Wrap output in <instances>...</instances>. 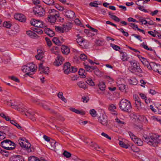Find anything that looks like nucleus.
Instances as JSON below:
<instances>
[{
	"instance_id": "f257e3e1",
	"label": "nucleus",
	"mask_w": 161,
	"mask_h": 161,
	"mask_svg": "<svg viewBox=\"0 0 161 161\" xmlns=\"http://www.w3.org/2000/svg\"><path fill=\"white\" fill-rule=\"evenodd\" d=\"M142 139L149 145L155 147L161 142V136L154 134H149L148 136L144 135Z\"/></svg>"
},
{
	"instance_id": "f03ea898",
	"label": "nucleus",
	"mask_w": 161,
	"mask_h": 161,
	"mask_svg": "<svg viewBox=\"0 0 161 161\" xmlns=\"http://www.w3.org/2000/svg\"><path fill=\"white\" fill-rule=\"evenodd\" d=\"M129 62L131 65L130 67V71L135 73L136 75L140 76H142L141 74L142 71L140 67L139 64L135 60L130 61Z\"/></svg>"
},
{
	"instance_id": "7ed1b4c3",
	"label": "nucleus",
	"mask_w": 161,
	"mask_h": 161,
	"mask_svg": "<svg viewBox=\"0 0 161 161\" xmlns=\"http://www.w3.org/2000/svg\"><path fill=\"white\" fill-rule=\"evenodd\" d=\"M49 14L47 16L48 21L51 23H54L57 19L59 17V12L54 9L49 10Z\"/></svg>"
},
{
	"instance_id": "20e7f679",
	"label": "nucleus",
	"mask_w": 161,
	"mask_h": 161,
	"mask_svg": "<svg viewBox=\"0 0 161 161\" xmlns=\"http://www.w3.org/2000/svg\"><path fill=\"white\" fill-rule=\"evenodd\" d=\"M119 108L122 111L129 112L130 111L132 106L130 102L125 99H123L120 101Z\"/></svg>"
},
{
	"instance_id": "39448f33",
	"label": "nucleus",
	"mask_w": 161,
	"mask_h": 161,
	"mask_svg": "<svg viewBox=\"0 0 161 161\" xmlns=\"http://www.w3.org/2000/svg\"><path fill=\"white\" fill-rule=\"evenodd\" d=\"M2 147L8 150H12L15 148V144L9 140H3L1 143Z\"/></svg>"
},
{
	"instance_id": "423d86ee",
	"label": "nucleus",
	"mask_w": 161,
	"mask_h": 161,
	"mask_svg": "<svg viewBox=\"0 0 161 161\" xmlns=\"http://www.w3.org/2000/svg\"><path fill=\"white\" fill-rule=\"evenodd\" d=\"M147 68L149 69H152L154 71L158 72L161 75V66L159 64H157L155 63L152 62L149 63V64L147 66Z\"/></svg>"
},
{
	"instance_id": "0eeeda50",
	"label": "nucleus",
	"mask_w": 161,
	"mask_h": 161,
	"mask_svg": "<svg viewBox=\"0 0 161 161\" xmlns=\"http://www.w3.org/2000/svg\"><path fill=\"white\" fill-rule=\"evenodd\" d=\"M18 141L20 146L22 148H25L28 152H32V150L31 148V145L28 142H23L22 139H19Z\"/></svg>"
},
{
	"instance_id": "6e6552de",
	"label": "nucleus",
	"mask_w": 161,
	"mask_h": 161,
	"mask_svg": "<svg viewBox=\"0 0 161 161\" xmlns=\"http://www.w3.org/2000/svg\"><path fill=\"white\" fill-rule=\"evenodd\" d=\"M33 12L37 16L41 17L44 15L45 10L43 8L38 6L33 9Z\"/></svg>"
},
{
	"instance_id": "1a4fd4ad",
	"label": "nucleus",
	"mask_w": 161,
	"mask_h": 161,
	"mask_svg": "<svg viewBox=\"0 0 161 161\" xmlns=\"http://www.w3.org/2000/svg\"><path fill=\"white\" fill-rule=\"evenodd\" d=\"M98 120L103 125L107 126L108 125L107 117L105 114L100 115L98 118Z\"/></svg>"
},
{
	"instance_id": "9d476101",
	"label": "nucleus",
	"mask_w": 161,
	"mask_h": 161,
	"mask_svg": "<svg viewBox=\"0 0 161 161\" xmlns=\"http://www.w3.org/2000/svg\"><path fill=\"white\" fill-rule=\"evenodd\" d=\"M43 61L42 63H40L39 65V70L41 71L40 73L42 74L44 73L45 74L48 75L49 73V68L47 67H44L43 65Z\"/></svg>"
},
{
	"instance_id": "9b49d317",
	"label": "nucleus",
	"mask_w": 161,
	"mask_h": 161,
	"mask_svg": "<svg viewBox=\"0 0 161 161\" xmlns=\"http://www.w3.org/2000/svg\"><path fill=\"white\" fill-rule=\"evenodd\" d=\"M65 15L68 18L73 19L75 17V13L71 10H66L64 11Z\"/></svg>"
},
{
	"instance_id": "f8f14e48",
	"label": "nucleus",
	"mask_w": 161,
	"mask_h": 161,
	"mask_svg": "<svg viewBox=\"0 0 161 161\" xmlns=\"http://www.w3.org/2000/svg\"><path fill=\"white\" fill-rule=\"evenodd\" d=\"M14 18L20 22H25L26 21L25 16L21 14H15Z\"/></svg>"
},
{
	"instance_id": "ddd939ff",
	"label": "nucleus",
	"mask_w": 161,
	"mask_h": 161,
	"mask_svg": "<svg viewBox=\"0 0 161 161\" xmlns=\"http://www.w3.org/2000/svg\"><path fill=\"white\" fill-rule=\"evenodd\" d=\"M71 67H70V64L69 62H67L64 64V72L65 74H68L70 72V69Z\"/></svg>"
},
{
	"instance_id": "4468645a",
	"label": "nucleus",
	"mask_w": 161,
	"mask_h": 161,
	"mask_svg": "<svg viewBox=\"0 0 161 161\" xmlns=\"http://www.w3.org/2000/svg\"><path fill=\"white\" fill-rule=\"evenodd\" d=\"M63 60L64 59L63 58L62 56L58 55L54 62V64L57 66H59L62 64Z\"/></svg>"
},
{
	"instance_id": "2eb2a0df",
	"label": "nucleus",
	"mask_w": 161,
	"mask_h": 161,
	"mask_svg": "<svg viewBox=\"0 0 161 161\" xmlns=\"http://www.w3.org/2000/svg\"><path fill=\"white\" fill-rule=\"evenodd\" d=\"M9 161H24L23 157L20 155L13 156L9 158Z\"/></svg>"
},
{
	"instance_id": "dca6fc26",
	"label": "nucleus",
	"mask_w": 161,
	"mask_h": 161,
	"mask_svg": "<svg viewBox=\"0 0 161 161\" xmlns=\"http://www.w3.org/2000/svg\"><path fill=\"white\" fill-rule=\"evenodd\" d=\"M27 114L25 113V114L26 116H29L31 119L33 121L36 120V117L35 116L36 113L34 112H30L29 111L26 112Z\"/></svg>"
},
{
	"instance_id": "f3484780",
	"label": "nucleus",
	"mask_w": 161,
	"mask_h": 161,
	"mask_svg": "<svg viewBox=\"0 0 161 161\" xmlns=\"http://www.w3.org/2000/svg\"><path fill=\"white\" fill-rule=\"evenodd\" d=\"M118 84L117 86L119 88V89L121 91L125 92V85L124 84H121L120 83V80H118L117 82Z\"/></svg>"
},
{
	"instance_id": "a211bd4d",
	"label": "nucleus",
	"mask_w": 161,
	"mask_h": 161,
	"mask_svg": "<svg viewBox=\"0 0 161 161\" xmlns=\"http://www.w3.org/2000/svg\"><path fill=\"white\" fill-rule=\"evenodd\" d=\"M44 32L46 34L50 37L53 36L55 35L54 32L49 28H46L44 29Z\"/></svg>"
},
{
	"instance_id": "6ab92c4d",
	"label": "nucleus",
	"mask_w": 161,
	"mask_h": 161,
	"mask_svg": "<svg viewBox=\"0 0 161 161\" xmlns=\"http://www.w3.org/2000/svg\"><path fill=\"white\" fill-rule=\"evenodd\" d=\"M58 144L53 139H52L51 141L50 142L48 145V147L50 149L52 150H55L56 149V144Z\"/></svg>"
},
{
	"instance_id": "aec40b11",
	"label": "nucleus",
	"mask_w": 161,
	"mask_h": 161,
	"mask_svg": "<svg viewBox=\"0 0 161 161\" xmlns=\"http://www.w3.org/2000/svg\"><path fill=\"white\" fill-rule=\"evenodd\" d=\"M29 69L28 64H27L26 65L22 67V71L24 72H26V75L30 76V75H31L32 74H30L31 72Z\"/></svg>"
},
{
	"instance_id": "412c9836",
	"label": "nucleus",
	"mask_w": 161,
	"mask_h": 161,
	"mask_svg": "<svg viewBox=\"0 0 161 161\" xmlns=\"http://www.w3.org/2000/svg\"><path fill=\"white\" fill-rule=\"evenodd\" d=\"M38 54L35 56L37 60H41L44 57V53L43 51L40 50H37Z\"/></svg>"
},
{
	"instance_id": "4be33fe9",
	"label": "nucleus",
	"mask_w": 161,
	"mask_h": 161,
	"mask_svg": "<svg viewBox=\"0 0 161 161\" xmlns=\"http://www.w3.org/2000/svg\"><path fill=\"white\" fill-rule=\"evenodd\" d=\"M30 72H34L36 71L37 66L33 63L28 64Z\"/></svg>"
},
{
	"instance_id": "5701e85b",
	"label": "nucleus",
	"mask_w": 161,
	"mask_h": 161,
	"mask_svg": "<svg viewBox=\"0 0 161 161\" xmlns=\"http://www.w3.org/2000/svg\"><path fill=\"white\" fill-rule=\"evenodd\" d=\"M61 49L62 52L64 54L67 55L70 52V49L67 46H63Z\"/></svg>"
},
{
	"instance_id": "b1692460",
	"label": "nucleus",
	"mask_w": 161,
	"mask_h": 161,
	"mask_svg": "<svg viewBox=\"0 0 161 161\" xmlns=\"http://www.w3.org/2000/svg\"><path fill=\"white\" fill-rule=\"evenodd\" d=\"M69 109L77 114L84 115L85 114V112L83 111H80L73 108H70Z\"/></svg>"
},
{
	"instance_id": "393cba45",
	"label": "nucleus",
	"mask_w": 161,
	"mask_h": 161,
	"mask_svg": "<svg viewBox=\"0 0 161 161\" xmlns=\"http://www.w3.org/2000/svg\"><path fill=\"white\" fill-rule=\"evenodd\" d=\"M27 34L32 38H37L38 36L34 32L31 31H28L26 32Z\"/></svg>"
},
{
	"instance_id": "a878e982",
	"label": "nucleus",
	"mask_w": 161,
	"mask_h": 161,
	"mask_svg": "<svg viewBox=\"0 0 161 161\" xmlns=\"http://www.w3.org/2000/svg\"><path fill=\"white\" fill-rule=\"evenodd\" d=\"M129 134L131 139L136 144L137 141L138 140V138L131 132H129Z\"/></svg>"
},
{
	"instance_id": "bb28decb",
	"label": "nucleus",
	"mask_w": 161,
	"mask_h": 161,
	"mask_svg": "<svg viewBox=\"0 0 161 161\" xmlns=\"http://www.w3.org/2000/svg\"><path fill=\"white\" fill-rule=\"evenodd\" d=\"M119 52L122 55V61H127L129 58V57L127 56V53L125 52L121 51H119Z\"/></svg>"
},
{
	"instance_id": "cd10ccee",
	"label": "nucleus",
	"mask_w": 161,
	"mask_h": 161,
	"mask_svg": "<svg viewBox=\"0 0 161 161\" xmlns=\"http://www.w3.org/2000/svg\"><path fill=\"white\" fill-rule=\"evenodd\" d=\"M98 86L100 90L103 91L105 90L106 86L105 82L102 81L99 82Z\"/></svg>"
},
{
	"instance_id": "c85d7f7f",
	"label": "nucleus",
	"mask_w": 161,
	"mask_h": 161,
	"mask_svg": "<svg viewBox=\"0 0 161 161\" xmlns=\"http://www.w3.org/2000/svg\"><path fill=\"white\" fill-rule=\"evenodd\" d=\"M10 123L15 125L18 129H19L22 130H24V129L21 126H20L19 124H18L15 120H11L10 121Z\"/></svg>"
},
{
	"instance_id": "c756f323",
	"label": "nucleus",
	"mask_w": 161,
	"mask_h": 161,
	"mask_svg": "<svg viewBox=\"0 0 161 161\" xmlns=\"http://www.w3.org/2000/svg\"><path fill=\"white\" fill-rule=\"evenodd\" d=\"M19 106L22 107V106H20V104H19V105L13 104V106H12V108H13L16 109L17 110L20 112H23L25 111V108H20V107H19Z\"/></svg>"
},
{
	"instance_id": "7c9ffc66",
	"label": "nucleus",
	"mask_w": 161,
	"mask_h": 161,
	"mask_svg": "<svg viewBox=\"0 0 161 161\" xmlns=\"http://www.w3.org/2000/svg\"><path fill=\"white\" fill-rule=\"evenodd\" d=\"M77 85L80 88L85 89L86 88V85L83 81H80L77 83Z\"/></svg>"
},
{
	"instance_id": "2f4dec72",
	"label": "nucleus",
	"mask_w": 161,
	"mask_h": 161,
	"mask_svg": "<svg viewBox=\"0 0 161 161\" xmlns=\"http://www.w3.org/2000/svg\"><path fill=\"white\" fill-rule=\"evenodd\" d=\"M58 96L59 98L64 103H66L67 102V100L63 96V93L62 92H59L58 94Z\"/></svg>"
},
{
	"instance_id": "473e14b6",
	"label": "nucleus",
	"mask_w": 161,
	"mask_h": 161,
	"mask_svg": "<svg viewBox=\"0 0 161 161\" xmlns=\"http://www.w3.org/2000/svg\"><path fill=\"white\" fill-rule=\"evenodd\" d=\"M40 104L42 106L43 108L45 110L49 111L51 113H53L54 112V110L50 108L47 105L43 104L42 103Z\"/></svg>"
},
{
	"instance_id": "72a5a7b5",
	"label": "nucleus",
	"mask_w": 161,
	"mask_h": 161,
	"mask_svg": "<svg viewBox=\"0 0 161 161\" xmlns=\"http://www.w3.org/2000/svg\"><path fill=\"white\" fill-rule=\"evenodd\" d=\"M94 74L97 76L98 77H100L102 75V73L100 72L99 70L97 68H94Z\"/></svg>"
},
{
	"instance_id": "f704fd0d",
	"label": "nucleus",
	"mask_w": 161,
	"mask_h": 161,
	"mask_svg": "<svg viewBox=\"0 0 161 161\" xmlns=\"http://www.w3.org/2000/svg\"><path fill=\"white\" fill-rule=\"evenodd\" d=\"M42 1L48 5H54V2L53 0H42Z\"/></svg>"
},
{
	"instance_id": "c9c22d12",
	"label": "nucleus",
	"mask_w": 161,
	"mask_h": 161,
	"mask_svg": "<svg viewBox=\"0 0 161 161\" xmlns=\"http://www.w3.org/2000/svg\"><path fill=\"white\" fill-rule=\"evenodd\" d=\"M79 45L80 46H81L82 48H87L88 46V43L87 41L85 39V41H83V42L81 43L80 44H79Z\"/></svg>"
},
{
	"instance_id": "e433bc0d",
	"label": "nucleus",
	"mask_w": 161,
	"mask_h": 161,
	"mask_svg": "<svg viewBox=\"0 0 161 161\" xmlns=\"http://www.w3.org/2000/svg\"><path fill=\"white\" fill-rule=\"evenodd\" d=\"M85 68L87 71H92L94 69V67L84 64Z\"/></svg>"
},
{
	"instance_id": "4c0bfd02",
	"label": "nucleus",
	"mask_w": 161,
	"mask_h": 161,
	"mask_svg": "<svg viewBox=\"0 0 161 161\" xmlns=\"http://www.w3.org/2000/svg\"><path fill=\"white\" fill-rule=\"evenodd\" d=\"M86 81V82L90 86H93L95 85L94 83L91 78H89L87 79Z\"/></svg>"
},
{
	"instance_id": "58836bf2",
	"label": "nucleus",
	"mask_w": 161,
	"mask_h": 161,
	"mask_svg": "<svg viewBox=\"0 0 161 161\" xmlns=\"http://www.w3.org/2000/svg\"><path fill=\"white\" fill-rule=\"evenodd\" d=\"M1 129L2 130H3V131H1V133L4 134L5 135L6 134H8V132L9 128L7 127H4L3 126H2L1 127Z\"/></svg>"
},
{
	"instance_id": "ea45409f",
	"label": "nucleus",
	"mask_w": 161,
	"mask_h": 161,
	"mask_svg": "<svg viewBox=\"0 0 161 161\" xmlns=\"http://www.w3.org/2000/svg\"><path fill=\"white\" fill-rule=\"evenodd\" d=\"M55 29L58 32H59L62 33L64 32V28H62L60 26H55Z\"/></svg>"
},
{
	"instance_id": "a19ab883",
	"label": "nucleus",
	"mask_w": 161,
	"mask_h": 161,
	"mask_svg": "<svg viewBox=\"0 0 161 161\" xmlns=\"http://www.w3.org/2000/svg\"><path fill=\"white\" fill-rule=\"evenodd\" d=\"M79 75H80L81 76L82 78H85L86 77V76L84 74L85 70L82 69H80L78 71Z\"/></svg>"
},
{
	"instance_id": "79ce46f5",
	"label": "nucleus",
	"mask_w": 161,
	"mask_h": 161,
	"mask_svg": "<svg viewBox=\"0 0 161 161\" xmlns=\"http://www.w3.org/2000/svg\"><path fill=\"white\" fill-rule=\"evenodd\" d=\"M38 22H37V23H36V27H37L43 28L44 26L43 22L39 20H38Z\"/></svg>"
},
{
	"instance_id": "37998d69",
	"label": "nucleus",
	"mask_w": 161,
	"mask_h": 161,
	"mask_svg": "<svg viewBox=\"0 0 161 161\" xmlns=\"http://www.w3.org/2000/svg\"><path fill=\"white\" fill-rule=\"evenodd\" d=\"M91 143L92 144H90V145L94 147L95 150L98 151L99 150V149H100V147L97 144L95 143L92 144V142H91Z\"/></svg>"
},
{
	"instance_id": "c03bdc74",
	"label": "nucleus",
	"mask_w": 161,
	"mask_h": 161,
	"mask_svg": "<svg viewBox=\"0 0 161 161\" xmlns=\"http://www.w3.org/2000/svg\"><path fill=\"white\" fill-rule=\"evenodd\" d=\"M154 32H155V34H154V32L152 31H148V33L153 36L155 37L156 36V34H158L159 33L155 30H154Z\"/></svg>"
},
{
	"instance_id": "a18cd8bd",
	"label": "nucleus",
	"mask_w": 161,
	"mask_h": 161,
	"mask_svg": "<svg viewBox=\"0 0 161 161\" xmlns=\"http://www.w3.org/2000/svg\"><path fill=\"white\" fill-rule=\"evenodd\" d=\"M53 42L56 45H60V42L58 40V38L54 37L53 39Z\"/></svg>"
},
{
	"instance_id": "49530a36",
	"label": "nucleus",
	"mask_w": 161,
	"mask_h": 161,
	"mask_svg": "<svg viewBox=\"0 0 161 161\" xmlns=\"http://www.w3.org/2000/svg\"><path fill=\"white\" fill-rule=\"evenodd\" d=\"M90 114L93 117H96L97 116L96 112L94 109H91L90 111Z\"/></svg>"
},
{
	"instance_id": "de8ad7c7",
	"label": "nucleus",
	"mask_w": 161,
	"mask_h": 161,
	"mask_svg": "<svg viewBox=\"0 0 161 161\" xmlns=\"http://www.w3.org/2000/svg\"><path fill=\"white\" fill-rule=\"evenodd\" d=\"M119 145L122 147L125 148H127L128 147V145L125 144L123 142L121 141H119Z\"/></svg>"
},
{
	"instance_id": "09e8293b",
	"label": "nucleus",
	"mask_w": 161,
	"mask_h": 161,
	"mask_svg": "<svg viewBox=\"0 0 161 161\" xmlns=\"http://www.w3.org/2000/svg\"><path fill=\"white\" fill-rule=\"evenodd\" d=\"M110 45L116 51H119L120 49V47L119 46L113 44L112 43L110 44Z\"/></svg>"
},
{
	"instance_id": "8fccbe9b",
	"label": "nucleus",
	"mask_w": 161,
	"mask_h": 161,
	"mask_svg": "<svg viewBox=\"0 0 161 161\" xmlns=\"http://www.w3.org/2000/svg\"><path fill=\"white\" fill-rule=\"evenodd\" d=\"M115 120L116 122H117L118 124L121 126H122L123 125L125 124L124 122L121 121L118 118H116Z\"/></svg>"
},
{
	"instance_id": "3c124183",
	"label": "nucleus",
	"mask_w": 161,
	"mask_h": 161,
	"mask_svg": "<svg viewBox=\"0 0 161 161\" xmlns=\"http://www.w3.org/2000/svg\"><path fill=\"white\" fill-rule=\"evenodd\" d=\"M38 20L35 19H32L30 22L31 25L36 27V23L38 22Z\"/></svg>"
},
{
	"instance_id": "603ef678",
	"label": "nucleus",
	"mask_w": 161,
	"mask_h": 161,
	"mask_svg": "<svg viewBox=\"0 0 161 161\" xmlns=\"http://www.w3.org/2000/svg\"><path fill=\"white\" fill-rule=\"evenodd\" d=\"M80 59L83 61H85L87 58L86 55L84 53L81 54L80 55Z\"/></svg>"
},
{
	"instance_id": "864d4df0",
	"label": "nucleus",
	"mask_w": 161,
	"mask_h": 161,
	"mask_svg": "<svg viewBox=\"0 0 161 161\" xmlns=\"http://www.w3.org/2000/svg\"><path fill=\"white\" fill-rule=\"evenodd\" d=\"M3 26L7 28H10L11 26V24L9 22H4L3 24Z\"/></svg>"
},
{
	"instance_id": "5fc2aeb1",
	"label": "nucleus",
	"mask_w": 161,
	"mask_h": 161,
	"mask_svg": "<svg viewBox=\"0 0 161 161\" xmlns=\"http://www.w3.org/2000/svg\"><path fill=\"white\" fill-rule=\"evenodd\" d=\"M129 83L130 84L132 85H136L137 84V80L135 78H133L132 80L130 79L129 80Z\"/></svg>"
},
{
	"instance_id": "6e6d98bb",
	"label": "nucleus",
	"mask_w": 161,
	"mask_h": 161,
	"mask_svg": "<svg viewBox=\"0 0 161 161\" xmlns=\"http://www.w3.org/2000/svg\"><path fill=\"white\" fill-rule=\"evenodd\" d=\"M63 154L65 157H66L67 158H69L71 156V154L70 153L66 151H65L63 153Z\"/></svg>"
},
{
	"instance_id": "4d7b16f0",
	"label": "nucleus",
	"mask_w": 161,
	"mask_h": 161,
	"mask_svg": "<svg viewBox=\"0 0 161 161\" xmlns=\"http://www.w3.org/2000/svg\"><path fill=\"white\" fill-rule=\"evenodd\" d=\"M118 30L119 31H120L121 32H122L123 33L124 36L127 37L129 36V34L128 32L124 31L123 28H121L120 29H118Z\"/></svg>"
},
{
	"instance_id": "13d9d810",
	"label": "nucleus",
	"mask_w": 161,
	"mask_h": 161,
	"mask_svg": "<svg viewBox=\"0 0 161 161\" xmlns=\"http://www.w3.org/2000/svg\"><path fill=\"white\" fill-rule=\"evenodd\" d=\"M140 59H141V61H144V64H145V66H147L149 64V63L148 62V61H147V60L146 58H144L142 57H141Z\"/></svg>"
},
{
	"instance_id": "bf43d9fd",
	"label": "nucleus",
	"mask_w": 161,
	"mask_h": 161,
	"mask_svg": "<svg viewBox=\"0 0 161 161\" xmlns=\"http://www.w3.org/2000/svg\"><path fill=\"white\" fill-rule=\"evenodd\" d=\"M76 41L79 44H80V43H82L83 41H85V39L80 36L77 39Z\"/></svg>"
},
{
	"instance_id": "052dcab7",
	"label": "nucleus",
	"mask_w": 161,
	"mask_h": 161,
	"mask_svg": "<svg viewBox=\"0 0 161 161\" xmlns=\"http://www.w3.org/2000/svg\"><path fill=\"white\" fill-rule=\"evenodd\" d=\"M0 153L7 157L8 156L9 154V153L8 152L2 150H1L0 151Z\"/></svg>"
},
{
	"instance_id": "680f3d73",
	"label": "nucleus",
	"mask_w": 161,
	"mask_h": 161,
	"mask_svg": "<svg viewBox=\"0 0 161 161\" xmlns=\"http://www.w3.org/2000/svg\"><path fill=\"white\" fill-rule=\"evenodd\" d=\"M129 25L130 27H132L133 29H134L135 30H136V29H137V30L138 29V27L137 25H136L135 24L131 23H130L129 24Z\"/></svg>"
},
{
	"instance_id": "e2e57ef3",
	"label": "nucleus",
	"mask_w": 161,
	"mask_h": 161,
	"mask_svg": "<svg viewBox=\"0 0 161 161\" xmlns=\"http://www.w3.org/2000/svg\"><path fill=\"white\" fill-rule=\"evenodd\" d=\"M82 101L83 102L85 103H87L89 100V98L86 97H83L82 98Z\"/></svg>"
},
{
	"instance_id": "0e129e2a",
	"label": "nucleus",
	"mask_w": 161,
	"mask_h": 161,
	"mask_svg": "<svg viewBox=\"0 0 161 161\" xmlns=\"http://www.w3.org/2000/svg\"><path fill=\"white\" fill-rule=\"evenodd\" d=\"M113 19L117 22H119L120 20V19L117 17L116 16L114 15L111 16V18Z\"/></svg>"
},
{
	"instance_id": "69168bd1",
	"label": "nucleus",
	"mask_w": 161,
	"mask_h": 161,
	"mask_svg": "<svg viewBox=\"0 0 161 161\" xmlns=\"http://www.w3.org/2000/svg\"><path fill=\"white\" fill-rule=\"evenodd\" d=\"M33 31H35L36 32H37L38 34H41L43 33L41 29H36L35 28L34 30H33Z\"/></svg>"
},
{
	"instance_id": "338daca9",
	"label": "nucleus",
	"mask_w": 161,
	"mask_h": 161,
	"mask_svg": "<svg viewBox=\"0 0 161 161\" xmlns=\"http://www.w3.org/2000/svg\"><path fill=\"white\" fill-rule=\"evenodd\" d=\"M9 77L12 80H14L16 82H19V79L14 76H9Z\"/></svg>"
},
{
	"instance_id": "774afa93",
	"label": "nucleus",
	"mask_w": 161,
	"mask_h": 161,
	"mask_svg": "<svg viewBox=\"0 0 161 161\" xmlns=\"http://www.w3.org/2000/svg\"><path fill=\"white\" fill-rule=\"evenodd\" d=\"M36 158L34 156H32L28 158V161H34L35 160H37Z\"/></svg>"
}]
</instances>
